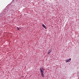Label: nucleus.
Returning a JSON list of instances; mask_svg holds the SVG:
<instances>
[{
  "label": "nucleus",
  "mask_w": 79,
  "mask_h": 79,
  "mask_svg": "<svg viewBox=\"0 0 79 79\" xmlns=\"http://www.w3.org/2000/svg\"><path fill=\"white\" fill-rule=\"evenodd\" d=\"M8 6H7L6 8L3 10V12L6 15V16H7L9 15V13L8 12Z\"/></svg>",
  "instance_id": "f257e3e1"
},
{
  "label": "nucleus",
  "mask_w": 79,
  "mask_h": 79,
  "mask_svg": "<svg viewBox=\"0 0 79 79\" xmlns=\"http://www.w3.org/2000/svg\"><path fill=\"white\" fill-rule=\"evenodd\" d=\"M5 16H6L4 12H2L0 14V20L4 19Z\"/></svg>",
  "instance_id": "f03ea898"
},
{
  "label": "nucleus",
  "mask_w": 79,
  "mask_h": 79,
  "mask_svg": "<svg viewBox=\"0 0 79 79\" xmlns=\"http://www.w3.org/2000/svg\"><path fill=\"white\" fill-rule=\"evenodd\" d=\"M40 69L41 71V75L42 76V77H44L45 76H44V72L43 71V68L42 67H41V68H40Z\"/></svg>",
  "instance_id": "7ed1b4c3"
},
{
  "label": "nucleus",
  "mask_w": 79,
  "mask_h": 79,
  "mask_svg": "<svg viewBox=\"0 0 79 79\" xmlns=\"http://www.w3.org/2000/svg\"><path fill=\"white\" fill-rule=\"evenodd\" d=\"M7 8H8V12L9 13L10 11H12V10H13V9H11V7H9L7 6Z\"/></svg>",
  "instance_id": "20e7f679"
},
{
  "label": "nucleus",
  "mask_w": 79,
  "mask_h": 79,
  "mask_svg": "<svg viewBox=\"0 0 79 79\" xmlns=\"http://www.w3.org/2000/svg\"><path fill=\"white\" fill-rule=\"evenodd\" d=\"M71 60V58H69V59H67L65 60V62H66V63H69V62H70Z\"/></svg>",
  "instance_id": "39448f33"
},
{
  "label": "nucleus",
  "mask_w": 79,
  "mask_h": 79,
  "mask_svg": "<svg viewBox=\"0 0 79 79\" xmlns=\"http://www.w3.org/2000/svg\"><path fill=\"white\" fill-rule=\"evenodd\" d=\"M51 51H52V50L50 49L49 50L48 52V55H49L50 53V52H51Z\"/></svg>",
  "instance_id": "423d86ee"
},
{
  "label": "nucleus",
  "mask_w": 79,
  "mask_h": 79,
  "mask_svg": "<svg viewBox=\"0 0 79 79\" xmlns=\"http://www.w3.org/2000/svg\"><path fill=\"white\" fill-rule=\"evenodd\" d=\"M42 26L43 27H44L45 26V25H44V24H43Z\"/></svg>",
  "instance_id": "0eeeda50"
},
{
  "label": "nucleus",
  "mask_w": 79,
  "mask_h": 79,
  "mask_svg": "<svg viewBox=\"0 0 79 79\" xmlns=\"http://www.w3.org/2000/svg\"><path fill=\"white\" fill-rule=\"evenodd\" d=\"M44 29H47V27L45 26L44 27Z\"/></svg>",
  "instance_id": "6e6552de"
},
{
  "label": "nucleus",
  "mask_w": 79,
  "mask_h": 79,
  "mask_svg": "<svg viewBox=\"0 0 79 79\" xmlns=\"http://www.w3.org/2000/svg\"><path fill=\"white\" fill-rule=\"evenodd\" d=\"M17 30L18 31H19V27H17Z\"/></svg>",
  "instance_id": "1a4fd4ad"
},
{
  "label": "nucleus",
  "mask_w": 79,
  "mask_h": 79,
  "mask_svg": "<svg viewBox=\"0 0 79 79\" xmlns=\"http://www.w3.org/2000/svg\"><path fill=\"white\" fill-rule=\"evenodd\" d=\"M22 78H23L24 77V76H22Z\"/></svg>",
  "instance_id": "9d476101"
},
{
  "label": "nucleus",
  "mask_w": 79,
  "mask_h": 79,
  "mask_svg": "<svg viewBox=\"0 0 79 79\" xmlns=\"http://www.w3.org/2000/svg\"><path fill=\"white\" fill-rule=\"evenodd\" d=\"M21 1H19V2H21Z\"/></svg>",
  "instance_id": "9b49d317"
},
{
  "label": "nucleus",
  "mask_w": 79,
  "mask_h": 79,
  "mask_svg": "<svg viewBox=\"0 0 79 79\" xmlns=\"http://www.w3.org/2000/svg\"><path fill=\"white\" fill-rule=\"evenodd\" d=\"M19 29H21V28H19Z\"/></svg>",
  "instance_id": "f8f14e48"
}]
</instances>
